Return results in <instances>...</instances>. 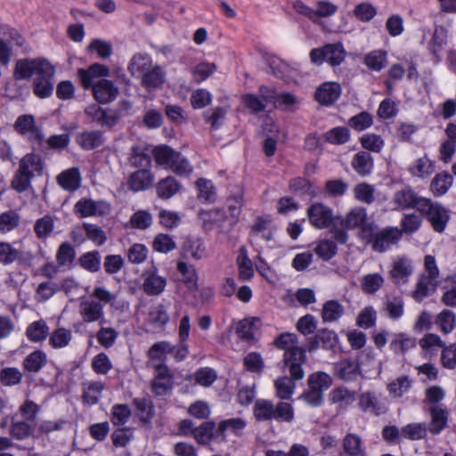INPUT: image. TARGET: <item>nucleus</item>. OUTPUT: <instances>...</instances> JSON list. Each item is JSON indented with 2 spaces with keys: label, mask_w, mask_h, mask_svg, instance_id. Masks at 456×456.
<instances>
[{
  "label": "nucleus",
  "mask_w": 456,
  "mask_h": 456,
  "mask_svg": "<svg viewBox=\"0 0 456 456\" xmlns=\"http://www.w3.org/2000/svg\"><path fill=\"white\" fill-rule=\"evenodd\" d=\"M278 348L283 350L284 362L289 367L291 377L295 379H302L305 372L302 363L305 361V350L297 346V338L294 333H283L275 340Z\"/></svg>",
  "instance_id": "f257e3e1"
},
{
  "label": "nucleus",
  "mask_w": 456,
  "mask_h": 456,
  "mask_svg": "<svg viewBox=\"0 0 456 456\" xmlns=\"http://www.w3.org/2000/svg\"><path fill=\"white\" fill-rule=\"evenodd\" d=\"M169 321V315L167 314V311L166 307L161 305H153L147 316V322L155 326V327H163L165 326Z\"/></svg>",
  "instance_id": "49530a36"
},
{
  "label": "nucleus",
  "mask_w": 456,
  "mask_h": 456,
  "mask_svg": "<svg viewBox=\"0 0 456 456\" xmlns=\"http://www.w3.org/2000/svg\"><path fill=\"white\" fill-rule=\"evenodd\" d=\"M254 415L258 420H267L273 418L274 407L272 402L259 399L254 405Z\"/></svg>",
  "instance_id": "864d4df0"
},
{
  "label": "nucleus",
  "mask_w": 456,
  "mask_h": 456,
  "mask_svg": "<svg viewBox=\"0 0 456 456\" xmlns=\"http://www.w3.org/2000/svg\"><path fill=\"white\" fill-rule=\"evenodd\" d=\"M425 271L416 284L411 297L417 302H421L430 296L438 285L439 269L433 256H426L424 259Z\"/></svg>",
  "instance_id": "7ed1b4c3"
},
{
  "label": "nucleus",
  "mask_w": 456,
  "mask_h": 456,
  "mask_svg": "<svg viewBox=\"0 0 456 456\" xmlns=\"http://www.w3.org/2000/svg\"><path fill=\"white\" fill-rule=\"evenodd\" d=\"M427 434V426L424 423H412L404 426L401 430L402 437L419 440Z\"/></svg>",
  "instance_id": "680f3d73"
},
{
  "label": "nucleus",
  "mask_w": 456,
  "mask_h": 456,
  "mask_svg": "<svg viewBox=\"0 0 456 456\" xmlns=\"http://www.w3.org/2000/svg\"><path fill=\"white\" fill-rule=\"evenodd\" d=\"M344 452L341 456H351L364 453L361 439L353 434L347 435L343 442Z\"/></svg>",
  "instance_id": "e2e57ef3"
},
{
  "label": "nucleus",
  "mask_w": 456,
  "mask_h": 456,
  "mask_svg": "<svg viewBox=\"0 0 456 456\" xmlns=\"http://www.w3.org/2000/svg\"><path fill=\"white\" fill-rule=\"evenodd\" d=\"M293 379L296 380L293 377L291 379L284 376L274 381L276 395L279 398L287 400L293 395L296 389V384Z\"/></svg>",
  "instance_id": "a18cd8bd"
},
{
  "label": "nucleus",
  "mask_w": 456,
  "mask_h": 456,
  "mask_svg": "<svg viewBox=\"0 0 456 456\" xmlns=\"http://www.w3.org/2000/svg\"><path fill=\"white\" fill-rule=\"evenodd\" d=\"M7 41L13 42L19 46H22L25 43L24 38L16 30L8 29V37L0 38V63L3 65L8 64L12 56V50Z\"/></svg>",
  "instance_id": "a878e982"
},
{
  "label": "nucleus",
  "mask_w": 456,
  "mask_h": 456,
  "mask_svg": "<svg viewBox=\"0 0 456 456\" xmlns=\"http://www.w3.org/2000/svg\"><path fill=\"white\" fill-rule=\"evenodd\" d=\"M335 371L342 379L354 380L360 374V366L357 362L346 359L336 364Z\"/></svg>",
  "instance_id": "72a5a7b5"
},
{
  "label": "nucleus",
  "mask_w": 456,
  "mask_h": 456,
  "mask_svg": "<svg viewBox=\"0 0 456 456\" xmlns=\"http://www.w3.org/2000/svg\"><path fill=\"white\" fill-rule=\"evenodd\" d=\"M152 67V61L149 55L137 54L132 58L128 69L134 77L142 78Z\"/></svg>",
  "instance_id": "7c9ffc66"
},
{
  "label": "nucleus",
  "mask_w": 456,
  "mask_h": 456,
  "mask_svg": "<svg viewBox=\"0 0 456 456\" xmlns=\"http://www.w3.org/2000/svg\"><path fill=\"white\" fill-rule=\"evenodd\" d=\"M193 377L196 384L208 387L216 380L217 373L210 367H202L195 371Z\"/></svg>",
  "instance_id": "5fc2aeb1"
},
{
  "label": "nucleus",
  "mask_w": 456,
  "mask_h": 456,
  "mask_svg": "<svg viewBox=\"0 0 456 456\" xmlns=\"http://www.w3.org/2000/svg\"><path fill=\"white\" fill-rule=\"evenodd\" d=\"M402 238V231L398 227H385L373 234H370V240L373 250L377 252H385L391 248L392 246L397 244Z\"/></svg>",
  "instance_id": "6e6552de"
},
{
  "label": "nucleus",
  "mask_w": 456,
  "mask_h": 456,
  "mask_svg": "<svg viewBox=\"0 0 456 456\" xmlns=\"http://www.w3.org/2000/svg\"><path fill=\"white\" fill-rule=\"evenodd\" d=\"M110 74L108 67L102 64L94 63L87 69H79L77 70V77L82 86L85 89L92 88L102 79H106Z\"/></svg>",
  "instance_id": "f8f14e48"
},
{
  "label": "nucleus",
  "mask_w": 456,
  "mask_h": 456,
  "mask_svg": "<svg viewBox=\"0 0 456 456\" xmlns=\"http://www.w3.org/2000/svg\"><path fill=\"white\" fill-rule=\"evenodd\" d=\"M20 167L32 178L34 175H41L44 163L40 156L29 153L21 159Z\"/></svg>",
  "instance_id": "e433bc0d"
},
{
  "label": "nucleus",
  "mask_w": 456,
  "mask_h": 456,
  "mask_svg": "<svg viewBox=\"0 0 456 456\" xmlns=\"http://www.w3.org/2000/svg\"><path fill=\"white\" fill-rule=\"evenodd\" d=\"M15 129L18 133L32 137L37 134L34 118L31 115H23L18 118L15 123Z\"/></svg>",
  "instance_id": "6e6d98bb"
},
{
  "label": "nucleus",
  "mask_w": 456,
  "mask_h": 456,
  "mask_svg": "<svg viewBox=\"0 0 456 456\" xmlns=\"http://www.w3.org/2000/svg\"><path fill=\"white\" fill-rule=\"evenodd\" d=\"M173 379L167 368L159 365L156 369V376L152 381V390L157 395H165L172 388Z\"/></svg>",
  "instance_id": "aec40b11"
},
{
  "label": "nucleus",
  "mask_w": 456,
  "mask_h": 456,
  "mask_svg": "<svg viewBox=\"0 0 456 456\" xmlns=\"http://www.w3.org/2000/svg\"><path fill=\"white\" fill-rule=\"evenodd\" d=\"M332 381L331 376L328 373L316 371L309 375L307 379V387L324 393L331 387Z\"/></svg>",
  "instance_id": "ea45409f"
},
{
  "label": "nucleus",
  "mask_w": 456,
  "mask_h": 456,
  "mask_svg": "<svg viewBox=\"0 0 456 456\" xmlns=\"http://www.w3.org/2000/svg\"><path fill=\"white\" fill-rule=\"evenodd\" d=\"M39 72L51 74L53 64L46 59H21L15 64L14 77L16 79H26L36 77Z\"/></svg>",
  "instance_id": "0eeeda50"
},
{
  "label": "nucleus",
  "mask_w": 456,
  "mask_h": 456,
  "mask_svg": "<svg viewBox=\"0 0 456 456\" xmlns=\"http://www.w3.org/2000/svg\"><path fill=\"white\" fill-rule=\"evenodd\" d=\"M183 250L184 255L196 260L201 259L207 255L206 246L200 238H188L183 246Z\"/></svg>",
  "instance_id": "f704fd0d"
},
{
  "label": "nucleus",
  "mask_w": 456,
  "mask_h": 456,
  "mask_svg": "<svg viewBox=\"0 0 456 456\" xmlns=\"http://www.w3.org/2000/svg\"><path fill=\"white\" fill-rule=\"evenodd\" d=\"M118 88L107 78L95 84L93 90L94 98L102 104L113 102L118 97Z\"/></svg>",
  "instance_id": "f3484780"
},
{
  "label": "nucleus",
  "mask_w": 456,
  "mask_h": 456,
  "mask_svg": "<svg viewBox=\"0 0 456 456\" xmlns=\"http://www.w3.org/2000/svg\"><path fill=\"white\" fill-rule=\"evenodd\" d=\"M353 13L358 20L368 22L376 16L377 9L372 4L362 2L354 6Z\"/></svg>",
  "instance_id": "3c124183"
},
{
  "label": "nucleus",
  "mask_w": 456,
  "mask_h": 456,
  "mask_svg": "<svg viewBox=\"0 0 456 456\" xmlns=\"http://www.w3.org/2000/svg\"><path fill=\"white\" fill-rule=\"evenodd\" d=\"M419 344L426 357L436 355L440 348H444V345L438 335L433 333L426 334L419 339Z\"/></svg>",
  "instance_id": "473e14b6"
},
{
  "label": "nucleus",
  "mask_w": 456,
  "mask_h": 456,
  "mask_svg": "<svg viewBox=\"0 0 456 456\" xmlns=\"http://www.w3.org/2000/svg\"><path fill=\"white\" fill-rule=\"evenodd\" d=\"M417 210L427 216L436 232H442L444 231L450 216L444 206L432 202L428 199H420L417 205Z\"/></svg>",
  "instance_id": "20e7f679"
},
{
  "label": "nucleus",
  "mask_w": 456,
  "mask_h": 456,
  "mask_svg": "<svg viewBox=\"0 0 456 456\" xmlns=\"http://www.w3.org/2000/svg\"><path fill=\"white\" fill-rule=\"evenodd\" d=\"M263 133L265 136L263 142V149L266 156L274 155L278 142L284 137V133L280 129L276 122L270 117L266 118L262 125Z\"/></svg>",
  "instance_id": "1a4fd4ad"
},
{
  "label": "nucleus",
  "mask_w": 456,
  "mask_h": 456,
  "mask_svg": "<svg viewBox=\"0 0 456 456\" xmlns=\"http://www.w3.org/2000/svg\"><path fill=\"white\" fill-rule=\"evenodd\" d=\"M411 386V381L406 376H402L391 381L387 385L389 393L394 397H401L407 393Z\"/></svg>",
  "instance_id": "13d9d810"
},
{
  "label": "nucleus",
  "mask_w": 456,
  "mask_h": 456,
  "mask_svg": "<svg viewBox=\"0 0 456 456\" xmlns=\"http://www.w3.org/2000/svg\"><path fill=\"white\" fill-rule=\"evenodd\" d=\"M74 212L80 217L104 216L110 212V206L102 200L94 201L90 199H82L76 203Z\"/></svg>",
  "instance_id": "2eb2a0df"
},
{
  "label": "nucleus",
  "mask_w": 456,
  "mask_h": 456,
  "mask_svg": "<svg viewBox=\"0 0 456 456\" xmlns=\"http://www.w3.org/2000/svg\"><path fill=\"white\" fill-rule=\"evenodd\" d=\"M364 64L373 71H380L387 65V53L383 50H373L364 56Z\"/></svg>",
  "instance_id": "37998d69"
},
{
  "label": "nucleus",
  "mask_w": 456,
  "mask_h": 456,
  "mask_svg": "<svg viewBox=\"0 0 456 456\" xmlns=\"http://www.w3.org/2000/svg\"><path fill=\"white\" fill-rule=\"evenodd\" d=\"M413 271L414 265L411 259L404 256H400L392 261L389 274L393 282L400 286L409 282Z\"/></svg>",
  "instance_id": "9d476101"
},
{
  "label": "nucleus",
  "mask_w": 456,
  "mask_h": 456,
  "mask_svg": "<svg viewBox=\"0 0 456 456\" xmlns=\"http://www.w3.org/2000/svg\"><path fill=\"white\" fill-rule=\"evenodd\" d=\"M350 138V131L346 126H337L325 134V139L332 144H344Z\"/></svg>",
  "instance_id": "052dcab7"
},
{
  "label": "nucleus",
  "mask_w": 456,
  "mask_h": 456,
  "mask_svg": "<svg viewBox=\"0 0 456 456\" xmlns=\"http://www.w3.org/2000/svg\"><path fill=\"white\" fill-rule=\"evenodd\" d=\"M247 422L241 418L223 419L216 424L217 444L225 443L230 436H240L246 428Z\"/></svg>",
  "instance_id": "ddd939ff"
},
{
  "label": "nucleus",
  "mask_w": 456,
  "mask_h": 456,
  "mask_svg": "<svg viewBox=\"0 0 456 456\" xmlns=\"http://www.w3.org/2000/svg\"><path fill=\"white\" fill-rule=\"evenodd\" d=\"M166 74L160 66H153L141 78L142 84L147 89H155L160 87L165 81Z\"/></svg>",
  "instance_id": "c9c22d12"
},
{
  "label": "nucleus",
  "mask_w": 456,
  "mask_h": 456,
  "mask_svg": "<svg viewBox=\"0 0 456 456\" xmlns=\"http://www.w3.org/2000/svg\"><path fill=\"white\" fill-rule=\"evenodd\" d=\"M352 166L360 175H367L373 168V159L367 152H358L354 155Z\"/></svg>",
  "instance_id": "79ce46f5"
},
{
  "label": "nucleus",
  "mask_w": 456,
  "mask_h": 456,
  "mask_svg": "<svg viewBox=\"0 0 456 456\" xmlns=\"http://www.w3.org/2000/svg\"><path fill=\"white\" fill-rule=\"evenodd\" d=\"M80 314L85 322H93L103 317V305L91 299H83L80 304Z\"/></svg>",
  "instance_id": "393cba45"
},
{
  "label": "nucleus",
  "mask_w": 456,
  "mask_h": 456,
  "mask_svg": "<svg viewBox=\"0 0 456 456\" xmlns=\"http://www.w3.org/2000/svg\"><path fill=\"white\" fill-rule=\"evenodd\" d=\"M55 74V68L53 65V72L51 74H45L39 72L34 77V94L39 98L49 97L53 92V76Z\"/></svg>",
  "instance_id": "5701e85b"
},
{
  "label": "nucleus",
  "mask_w": 456,
  "mask_h": 456,
  "mask_svg": "<svg viewBox=\"0 0 456 456\" xmlns=\"http://www.w3.org/2000/svg\"><path fill=\"white\" fill-rule=\"evenodd\" d=\"M20 222V216L16 211L10 210L0 215V232L6 233L13 230Z\"/></svg>",
  "instance_id": "69168bd1"
},
{
  "label": "nucleus",
  "mask_w": 456,
  "mask_h": 456,
  "mask_svg": "<svg viewBox=\"0 0 456 456\" xmlns=\"http://www.w3.org/2000/svg\"><path fill=\"white\" fill-rule=\"evenodd\" d=\"M104 387L101 382L89 383L84 389L83 402L87 405L98 403Z\"/></svg>",
  "instance_id": "09e8293b"
},
{
  "label": "nucleus",
  "mask_w": 456,
  "mask_h": 456,
  "mask_svg": "<svg viewBox=\"0 0 456 456\" xmlns=\"http://www.w3.org/2000/svg\"><path fill=\"white\" fill-rule=\"evenodd\" d=\"M346 52L341 43L326 45L322 48H314L310 53L311 62L321 65L327 61L331 66L340 65L346 59Z\"/></svg>",
  "instance_id": "423d86ee"
},
{
  "label": "nucleus",
  "mask_w": 456,
  "mask_h": 456,
  "mask_svg": "<svg viewBox=\"0 0 456 456\" xmlns=\"http://www.w3.org/2000/svg\"><path fill=\"white\" fill-rule=\"evenodd\" d=\"M362 146L373 152H379L385 145L384 140L380 135L368 133L360 139Z\"/></svg>",
  "instance_id": "338daca9"
},
{
  "label": "nucleus",
  "mask_w": 456,
  "mask_h": 456,
  "mask_svg": "<svg viewBox=\"0 0 456 456\" xmlns=\"http://www.w3.org/2000/svg\"><path fill=\"white\" fill-rule=\"evenodd\" d=\"M33 260L34 255L31 252H20L12 243L0 242V263L10 265L18 261L22 265L30 266Z\"/></svg>",
  "instance_id": "9b49d317"
},
{
  "label": "nucleus",
  "mask_w": 456,
  "mask_h": 456,
  "mask_svg": "<svg viewBox=\"0 0 456 456\" xmlns=\"http://www.w3.org/2000/svg\"><path fill=\"white\" fill-rule=\"evenodd\" d=\"M180 188L181 184L172 176L160 180L156 186L158 196L165 200L174 196Z\"/></svg>",
  "instance_id": "a19ab883"
},
{
  "label": "nucleus",
  "mask_w": 456,
  "mask_h": 456,
  "mask_svg": "<svg viewBox=\"0 0 456 456\" xmlns=\"http://www.w3.org/2000/svg\"><path fill=\"white\" fill-rule=\"evenodd\" d=\"M193 436L200 444H217V428L214 421H208L193 429Z\"/></svg>",
  "instance_id": "b1692460"
},
{
  "label": "nucleus",
  "mask_w": 456,
  "mask_h": 456,
  "mask_svg": "<svg viewBox=\"0 0 456 456\" xmlns=\"http://www.w3.org/2000/svg\"><path fill=\"white\" fill-rule=\"evenodd\" d=\"M158 165L168 168L181 176H189L193 168L188 159L167 145H159L152 151Z\"/></svg>",
  "instance_id": "f03ea898"
},
{
  "label": "nucleus",
  "mask_w": 456,
  "mask_h": 456,
  "mask_svg": "<svg viewBox=\"0 0 456 456\" xmlns=\"http://www.w3.org/2000/svg\"><path fill=\"white\" fill-rule=\"evenodd\" d=\"M416 345L415 338L405 334L398 333L395 335L390 346L395 353H405L406 351L413 348Z\"/></svg>",
  "instance_id": "de8ad7c7"
},
{
  "label": "nucleus",
  "mask_w": 456,
  "mask_h": 456,
  "mask_svg": "<svg viewBox=\"0 0 456 456\" xmlns=\"http://www.w3.org/2000/svg\"><path fill=\"white\" fill-rule=\"evenodd\" d=\"M421 198H418L409 188L403 189L395 193L393 203L395 209L416 208Z\"/></svg>",
  "instance_id": "cd10ccee"
},
{
  "label": "nucleus",
  "mask_w": 456,
  "mask_h": 456,
  "mask_svg": "<svg viewBox=\"0 0 456 456\" xmlns=\"http://www.w3.org/2000/svg\"><path fill=\"white\" fill-rule=\"evenodd\" d=\"M408 170L412 176L426 179L434 173L435 161L425 154L413 160L409 166Z\"/></svg>",
  "instance_id": "412c9836"
},
{
  "label": "nucleus",
  "mask_w": 456,
  "mask_h": 456,
  "mask_svg": "<svg viewBox=\"0 0 456 456\" xmlns=\"http://www.w3.org/2000/svg\"><path fill=\"white\" fill-rule=\"evenodd\" d=\"M384 278L379 273H370L363 276L361 286L362 289L367 294L377 292L383 285Z\"/></svg>",
  "instance_id": "603ef678"
},
{
  "label": "nucleus",
  "mask_w": 456,
  "mask_h": 456,
  "mask_svg": "<svg viewBox=\"0 0 456 456\" xmlns=\"http://www.w3.org/2000/svg\"><path fill=\"white\" fill-rule=\"evenodd\" d=\"M217 68L214 62L201 61L198 63L192 71L193 79L197 83H201L212 76Z\"/></svg>",
  "instance_id": "8fccbe9b"
},
{
  "label": "nucleus",
  "mask_w": 456,
  "mask_h": 456,
  "mask_svg": "<svg viewBox=\"0 0 456 456\" xmlns=\"http://www.w3.org/2000/svg\"><path fill=\"white\" fill-rule=\"evenodd\" d=\"M448 31L443 26L436 27L432 39L428 45L429 51L434 55L436 61L439 62L441 61L440 53L444 46L447 43Z\"/></svg>",
  "instance_id": "c756f323"
},
{
  "label": "nucleus",
  "mask_w": 456,
  "mask_h": 456,
  "mask_svg": "<svg viewBox=\"0 0 456 456\" xmlns=\"http://www.w3.org/2000/svg\"><path fill=\"white\" fill-rule=\"evenodd\" d=\"M260 319L248 317L235 323V330L238 336L246 340L253 338L255 331L260 326Z\"/></svg>",
  "instance_id": "2f4dec72"
},
{
  "label": "nucleus",
  "mask_w": 456,
  "mask_h": 456,
  "mask_svg": "<svg viewBox=\"0 0 456 456\" xmlns=\"http://www.w3.org/2000/svg\"><path fill=\"white\" fill-rule=\"evenodd\" d=\"M191 104L193 109H203L212 102V94L207 89L200 88L191 93Z\"/></svg>",
  "instance_id": "0e129e2a"
},
{
  "label": "nucleus",
  "mask_w": 456,
  "mask_h": 456,
  "mask_svg": "<svg viewBox=\"0 0 456 456\" xmlns=\"http://www.w3.org/2000/svg\"><path fill=\"white\" fill-rule=\"evenodd\" d=\"M57 181L59 185L65 191H76L81 183L79 170L77 167L69 168L58 175Z\"/></svg>",
  "instance_id": "c85d7f7f"
},
{
  "label": "nucleus",
  "mask_w": 456,
  "mask_h": 456,
  "mask_svg": "<svg viewBox=\"0 0 456 456\" xmlns=\"http://www.w3.org/2000/svg\"><path fill=\"white\" fill-rule=\"evenodd\" d=\"M342 224L347 229H359V235L362 240H370L375 226L374 223L369 220L366 209L362 207L350 209Z\"/></svg>",
  "instance_id": "39448f33"
},
{
  "label": "nucleus",
  "mask_w": 456,
  "mask_h": 456,
  "mask_svg": "<svg viewBox=\"0 0 456 456\" xmlns=\"http://www.w3.org/2000/svg\"><path fill=\"white\" fill-rule=\"evenodd\" d=\"M154 181V176L148 168H142L130 175L128 184L134 191H144L150 188Z\"/></svg>",
  "instance_id": "bb28decb"
},
{
  "label": "nucleus",
  "mask_w": 456,
  "mask_h": 456,
  "mask_svg": "<svg viewBox=\"0 0 456 456\" xmlns=\"http://www.w3.org/2000/svg\"><path fill=\"white\" fill-rule=\"evenodd\" d=\"M436 323L444 333H451L456 325V316L453 312L444 310L438 314Z\"/></svg>",
  "instance_id": "774afa93"
},
{
  "label": "nucleus",
  "mask_w": 456,
  "mask_h": 456,
  "mask_svg": "<svg viewBox=\"0 0 456 456\" xmlns=\"http://www.w3.org/2000/svg\"><path fill=\"white\" fill-rule=\"evenodd\" d=\"M259 93L261 99L254 94H245L242 97V103L251 111L256 112L264 110L268 103H271L273 98V89L271 87L262 86Z\"/></svg>",
  "instance_id": "a211bd4d"
},
{
  "label": "nucleus",
  "mask_w": 456,
  "mask_h": 456,
  "mask_svg": "<svg viewBox=\"0 0 456 456\" xmlns=\"http://www.w3.org/2000/svg\"><path fill=\"white\" fill-rule=\"evenodd\" d=\"M431 424L430 431L433 434L440 433L447 425L448 411L441 405L434 406L430 410Z\"/></svg>",
  "instance_id": "58836bf2"
},
{
  "label": "nucleus",
  "mask_w": 456,
  "mask_h": 456,
  "mask_svg": "<svg viewBox=\"0 0 456 456\" xmlns=\"http://www.w3.org/2000/svg\"><path fill=\"white\" fill-rule=\"evenodd\" d=\"M341 94V87L335 82L322 84L315 92L316 100L324 105H330L336 102Z\"/></svg>",
  "instance_id": "4be33fe9"
},
{
  "label": "nucleus",
  "mask_w": 456,
  "mask_h": 456,
  "mask_svg": "<svg viewBox=\"0 0 456 456\" xmlns=\"http://www.w3.org/2000/svg\"><path fill=\"white\" fill-rule=\"evenodd\" d=\"M177 270L182 275V281L188 289L196 290L198 288V274L196 269L192 265H189L183 262L177 265Z\"/></svg>",
  "instance_id": "c03bdc74"
},
{
  "label": "nucleus",
  "mask_w": 456,
  "mask_h": 456,
  "mask_svg": "<svg viewBox=\"0 0 456 456\" xmlns=\"http://www.w3.org/2000/svg\"><path fill=\"white\" fill-rule=\"evenodd\" d=\"M307 216L310 224L318 229L328 227L333 221L332 209L322 203L312 204L307 209Z\"/></svg>",
  "instance_id": "4468645a"
},
{
  "label": "nucleus",
  "mask_w": 456,
  "mask_h": 456,
  "mask_svg": "<svg viewBox=\"0 0 456 456\" xmlns=\"http://www.w3.org/2000/svg\"><path fill=\"white\" fill-rule=\"evenodd\" d=\"M26 334L29 340L38 342L46 338L48 327L44 321H37L28 327Z\"/></svg>",
  "instance_id": "4d7b16f0"
},
{
  "label": "nucleus",
  "mask_w": 456,
  "mask_h": 456,
  "mask_svg": "<svg viewBox=\"0 0 456 456\" xmlns=\"http://www.w3.org/2000/svg\"><path fill=\"white\" fill-rule=\"evenodd\" d=\"M166 286V278L160 276L156 268L144 272L142 289L146 294L151 296L159 295L164 291Z\"/></svg>",
  "instance_id": "dca6fc26"
},
{
  "label": "nucleus",
  "mask_w": 456,
  "mask_h": 456,
  "mask_svg": "<svg viewBox=\"0 0 456 456\" xmlns=\"http://www.w3.org/2000/svg\"><path fill=\"white\" fill-rule=\"evenodd\" d=\"M453 177L447 172H441L433 178L430 190L435 196H442L452 187Z\"/></svg>",
  "instance_id": "4c0bfd02"
},
{
  "label": "nucleus",
  "mask_w": 456,
  "mask_h": 456,
  "mask_svg": "<svg viewBox=\"0 0 456 456\" xmlns=\"http://www.w3.org/2000/svg\"><path fill=\"white\" fill-rule=\"evenodd\" d=\"M273 227L271 222L259 219L252 227L249 240L253 245L261 247V240L268 242L273 239Z\"/></svg>",
  "instance_id": "6ab92c4d"
},
{
  "label": "nucleus",
  "mask_w": 456,
  "mask_h": 456,
  "mask_svg": "<svg viewBox=\"0 0 456 456\" xmlns=\"http://www.w3.org/2000/svg\"><path fill=\"white\" fill-rule=\"evenodd\" d=\"M77 143L85 150H92L102 142V134L97 132H84L77 137Z\"/></svg>",
  "instance_id": "bf43d9fd"
}]
</instances>
